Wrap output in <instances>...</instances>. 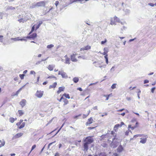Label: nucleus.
<instances>
[{"label": "nucleus", "mask_w": 156, "mask_h": 156, "mask_svg": "<svg viewBox=\"0 0 156 156\" xmlns=\"http://www.w3.org/2000/svg\"><path fill=\"white\" fill-rule=\"evenodd\" d=\"M55 67V66H53V65H49L48 67V69L50 70V71H52V70H53V68Z\"/></svg>", "instance_id": "obj_23"}, {"label": "nucleus", "mask_w": 156, "mask_h": 156, "mask_svg": "<svg viewBox=\"0 0 156 156\" xmlns=\"http://www.w3.org/2000/svg\"><path fill=\"white\" fill-rule=\"evenodd\" d=\"M26 103V101L25 99L22 100L20 102V104L23 108Z\"/></svg>", "instance_id": "obj_8"}, {"label": "nucleus", "mask_w": 156, "mask_h": 156, "mask_svg": "<svg viewBox=\"0 0 156 156\" xmlns=\"http://www.w3.org/2000/svg\"><path fill=\"white\" fill-rule=\"evenodd\" d=\"M36 147V145L35 144L32 147L31 150L30 151V152L29 153V154H30V153Z\"/></svg>", "instance_id": "obj_41"}, {"label": "nucleus", "mask_w": 156, "mask_h": 156, "mask_svg": "<svg viewBox=\"0 0 156 156\" xmlns=\"http://www.w3.org/2000/svg\"><path fill=\"white\" fill-rule=\"evenodd\" d=\"M11 40H14L15 41H27V40L23 38L20 39V37H17L15 38H12L11 39Z\"/></svg>", "instance_id": "obj_6"}, {"label": "nucleus", "mask_w": 156, "mask_h": 156, "mask_svg": "<svg viewBox=\"0 0 156 156\" xmlns=\"http://www.w3.org/2000/svg\"><path fill=\"white\" fill-rule=\"evenodd\" d=\"M3 36L2 35L0 36V41L1 42H2L3 41Z\"/></svg>", "instance_id": "obj_53"}, {"label": "nucleus", "mask_w": 156, "mask_h": 156, "mask_svg": "<svg viewBox=\"0 0 156 156\" xmlns=\"http://www.w3.org/2000/svg\"><path fill=\"white\" fill-rule=\"evenodd\" d=\"M95 127H90L88 128V129H94Z\"/></svg>", "instance_id": "obj_60"}, {"label": "nucleus", "mask_w": 156, "mask_h": 156, "mask_svg": "<svg viewBox=\"0 0 156 156\" xmlns=\"http://www.w3.org/2000/svg\"><path fill=\"white\" fill-rule=\"evenodd\" d=\"M107 41L106 39H105V40L104 41H102L101 42V44H104L105 43H106Z\"/></svg>", "instance_id": "obj_54"}, {"label": "nucleus", "mask_w": 156, "mask_h": 156, "mask_svg": "<svg viewBox=\"0 0 156 156\" xmlns=\"http://www.w3.org/2000/svg\"><path fill=\"white\" fill-rule=\"evenodd\" d=\"M83 142L89 145L92 143L94 141V140L90 136L87 137L85 139L83 140Z\"/></svg>", "instance_id": "obj_1"}, {"label": "nucleus", "mask_w": 156, "mask_h": 156, "mask_svg": "<svg viewBox=\"0 0 156 156\" xmlns=\"http://www.w3.org/2000/svg\"><path fill=\"white\" fill-rule=\"evenodd\" d=\"M37 7L36 6H35V4H33L32 5L30 6V8H34L35 7Z\"/></svg>", "instance_id": "obj_47"}, {"label": "nucleus", "mask_w": 156, "mask_h": 156, "mask_svg": "<svg viewBox=\"0 0 156 156\" xmlns=\"http://www.w3.org/2000/svg\"><path fill=\"white\" fill-rule=\"evenodd\" d=\"M148 82H149V81L147 80H144V84L147 83Z\"/></svg>", "instance_id": "obj_58"}, {"label": "nucleus", "mask_w": 156, "mask_h": 156, "mask_svg": "<svg viewBox=\"0 0 156 156\" xmlns=\"http://www.w3.org/2000/svg\"><path fill=\"white\" fill-rule=\"evenodd\" d=\"M106 65H103L101 66V65H100V66H99V67H100V68H101V70H102V68H105L106 67Z\"/></svg>", "instance_id": "obj_40"}, {"label": "nucleus", "mask_w": 156, "mask_h": 156, "mask_svg": "<svg viewBox=\"0 0 156 156\" xmlns=\"http://www.w3.org/2000/svg\"><path fill=\"white\" fill-rule=\"evenodd\" d=\"M66 58V64H69L70 58H68L67 57V55H66L65 56Z\"/></svg>", "instance_id": "obj_24"}, {"label": "nucleus", "mask_w": 156, "mask_h": 156, "mask_svg": "<svg viewBox=\"0 0 156 156\" xmlns=\"http://www.w3.org/2000/svg\"><path fill=\"white\" fill-rule=\"evenodd\" d=\"M43 91L37 90L35 94V96L38 98H41L43 95Z\"/></svg>", "instance_id": "obj_5"}, {"label": "nucleus", "mask_w": 156, "mask_h": 156, "mask_svg": "<svg viewBox=\"0 0 156 156\" xmlns=\"http://www.w3.org/2000/svg\"><path fill=\"white\" fill-rule=\"evenodd\" d=\"M0 142L1 143V144H0V148L4 145L5 142L3 140H0Z\"/></svg>", "instance_id": "obj_22"}, {"label": "nucleus", "mask_w": 156, "mask_h": 156, "mask_svg": "<svg viewBox=\"0 0 156 156\" xmlns=\"http://www.w3.org/2000/svg\"><path fill=\"white\" fill-rule=\"evenodd\" d=\"M101 145L104 147H107L108 146V145L105 143H103Z\"/></svg>", "instance_id": "obj_37"}, {"label": "nucleus", "mask_w": 156, "mask_h": 156, "mask_svg": "<svg viewBox=\"0 0 156 156\" xmlns=\"http://www.w3.org/2000/svg\"><path fill=\"white\" fill-rule=\"evenodd\" d=\"M18 21L20 23H21V22L23 23L24 22V20H23V19H20L18 20Z\"/></svg>", "instance_id": "obj_45"}, {"label": "nucleus", "mask_w": 156, "mask_h": 156, "mask_svg": "<svg viewBox=\"0 0 156 156\" xmlns=\"http://www.w3.org/2000/svg\"><path fill=\"white\" fill-rule=\"evenodd\" d=\"M93 64H94V65L95 66L97 67H99L100 65L101 64V63L99 62H93Z\"/></svg>", "instance_id": "obj_21"}, {"label": "nucleus", "mask_w": 156, "mask_h": 156, "mask_svg": "<svg viewBox=\"0 0 156 156\" xmlns=\"http://www.w3.org/2000/svg\"><path fill=\"white\" fill-rule=\"evenodd\" d=\"M18 112L20 116H22L24 114V113L21 110H19Z\"/></svg>", "instance_id": "obj_31"}, {"label": "nucleus", "mask_w": 156, "mask_h": 156, "mask_svg": "<svg viewBox=\"0 0 156 156\" xmlns=\"http://www.w3.org/2000/svg\"><path fill=\"white\" fill-rule=\"evenodd\" d=\"M81 115V114H80L79 115H76V116H74L73 117V118L75 119H77L78 117L79 116H80Z\"/></svg>", "instance_id": "obj_48"}, {"label": "nucleus", "mask_w": 156, "mask_h": 156, "mask_svg": "<svg viewBox=\"0 0 156 156\" xmlns=\"http://www.w3.org/2000/svg\"><path fill=\"white\" fill-rule=\"evenodd\" d=\"M93 120L92 118L90 117L89 119H88V121L86 123V125L87 126H88L89 124H90L92 123L93 122Z\"/></svg>", "instance_id": "obj_12"}, {"label": "nucleus", "mask_w": 156, "mask_h": 156, "mask_svg": "<svg viewBox=\"0 0 156 156\" xmlns=\"http://www.w3.org/2000/svg\"><path fill=\"white\" fill-rule=\"evenodd\" d=\"M23 134V133H19L17 134H16L15 137L16 138H18L20 136H22Z\"/></svg>", "instance_id": "obj_19"}, {"label": "nucleus", "mask_w": 156, "mask_h": 156, "mask_svg": "<svg viewBox=\"0 0 156 156\" xmlns=\"http://www.w3.org/2000/svg\"><path fill=\"white\" fill-rule=\"evenodd\" d=\"M65 96L66 98H67L68 99H69L70 98V97L69 96V94H64L63 95V96Z\"/></svg>", "instance_id": "obj_33"}, {"label": "nucleus", "mask_w": 156, "mask_h": 156, "mask_svg": "<svg viewBox=\"0 0 156 156\" xmlns=\"http://www.w3.org/2000/svg\"><path fill=\"white\" fill-rule=\"evenodd\" d=\"M76 55V53L75 54H73V55H71V60L72 61L76 62L77 61V59L75 57Z\"/></svg>", "instance_id": "obj_7"}, {"label": "nucleus", "mask_w": 156, "mask_h": 156, "mask_svg": "<svg viewBox=\"0 0 156 156\" xmlns=\"http://www.w3.org/2000/svg\"><path fill=\"white\" fill-rule=\"evenodd\" d=\"M116 83H114L111 86V88L112 89H114L116 88Z\"/></svg>", "instance_id": "obj_38"}, {"label": "nucleus", "mask_w": 156, "mask_h": 156, "mask_svg": "<svg viewBox=\"0 0 156 156\" xmlns=\"http://www.w3.org/2000/svg\"><path fill=\"white\" fill-rule=\"evenodd\" d=\"M58 75H61L62 77L63 78L66 79L68 77V76L67 74L63 71H59Z\"/></svg>", "instance_id": "obj_3"}, {"label": "nucleus", "mask_w": 156, "mask_h": 156, "mask_svg": "<svg viewBox=\"0 0 156 156\" xmlns=\"http://www.w3.org/2000/svg\"><path fill=\"white\" fill-rule=\"evenodd\" d=\"M64 123H63L62 126H61V127L60 128V129H58V131L55 134V135L56 134H57L58 133L59 131L61 130V129H62V128L63 127V126L64 125Z\"/></svg>", "instance_id": "obj_44"}, {"label": "nucleus", "mask_w": 156, "mask_h": 156, "mask_svg": "<svg viewBox=\"0 0 156 156\" xmlns=\"http://www.w3.org/2000/svg\"><path fill=\"white\" fill-rule=\"evenodd\" d=\"M93 109L94 110H97L98 109V107L97 106H95L93 108Z\"/></svg>", "instance_id": "obj_63"}, {"label": "nucleus", "mask_w": 156, "mask_h": 156, "mask_svg": "<svg viewBox=\"0 0 156 156\" xmlns=\"http://www.w3.org/2000/svg\"><path fill=\"white\" fill-rule=\"evenodd\" d=\"M65 89L64 87H60L59 88L58 90L57 91V93L58 94H59L62 91H63Z\"/></svg>", "instance_id": "obj_16"}, {"label": "nucleus", "mask_w": 156, "mask_h": 156, "mask_svg": "<svg viewBox=\"0 0 156 156\" xmlns=\"http://www.w3.org/2000/svg\"><path fill=\"white\" fill-rule=\"evenodd\" d=\"M88 145L87 144L85 143H83V148H84L83 151H87L88 149Z\"/></svg>", "instance_id": "obj_10"}, {"label": "nucleus", "mask_w": 156, "mask_h": 156, "mask_svg": "<svg viewBox=\"0 0 156 156\" xmlns=\"http://www.w3.org/2000/svg\"><path fill=\"white\" fill-rule=\"evenodd\" d=\"M91 48V47L90 46L87 45L86 47H85L84 48H81L80 49V51H84L85 50H88L90 49Z\"/></svg>", "instance_id": "obj_11"}, {"label": "nucleus", "mask_w": 156, "mask_h": 156, "mask_svg": "<svg viewBox=\"0 0 156 156\" xmlns=\"http://www.w3.org/2000/svg\"><path fill=\"white\" fill-rule=\"evenodd\" d=\"M105 56H104L105 58V59L106 63V64H108V55H105Z\"/></svg>", "instance_id": "obj_26"}, {"label": "nucleus", "mask_w": 156, "mask_h": 156, "mask_svg": "<svg viewBox=\"0 0 156 156\" xmlns=\"http://www.w3.org/2000/svg\"><path fill=\"white\" fill-rule=\"evenodd\" d=\"M78 58H82L83 59H85V57L84 56H80L78 57Z\"/></svg>", "instance_id": "obj_49"}, {"label": "nucleus", "mask_w": 156, "mask_h": 156, "mask_svg": "<svg viewBox=\"0 0 156 156\" xmlns=\"http://www.w3.org/2000/svg\"><path fill=\"white\" fill-rule=\"evenodd\" d=\"M0 18L1 19H2L3 18V13L0 12Z\"/></svg>", "instance_id": "obj_56"}, {"label": "nucleus", "mask_w": 156, "mask_h": 156, "mask_svg": "<svg viewBox=\"0 0 156 156\" xmlns=\"http://www.w3.org/2000/svg\"><path fill=\"white\" fill-rule=\"evenodd\" d=\"M58 4H59V2L58 1H57L55 2V5L56 6H57V5Z\"/></svg>", "instance_id": "obj_57"}, {"label": "nucleus", "mask_w": 156, "mask_h": 156, "mask_svg": "<svg viewBox=\"0 0 156 156\" xmlns=\"http://www.w3.org/2000/svg\"><path fill=\"white\" fill-rule=\"evenodd\" d=\"M9 120L11 122L13 123L15 121V119L11 117L9 118Z\"/></svg>", "instance_id": "obj_34"}, {"label": "nucleus", "mask_w": 156, "mask_h": 156, "mask_svg": "<svg viewBox=\"0 0 156 156\" xmlns=\"http://www.w3.org/2000/svg\"><path fill=\"white\" fill-rule=\"evenodd\" d=\"M155 89V87H153L151 89V92L153 93L154 92Z\"/></svg>", "instance_id": "obj_51"}, {"label": "nucleus", "mask_w": 156, "mask_h": 156, "mask_svg": "<svg viewBox=\"0 0 156 156\" xmlns=\"http://www.w3.org/2000/svg\"><path fill=\"white\" fill-rule=\"evenodd\" d=\"M35 25H34L31 28V31L29 33V34H30L35 29Z\"/></svg>", "instance_id": "obj_36"}, {"label": "nucleus", "mask_w": 156, "mask_h": 156, "mask_svg": "<svg viewBox=\"0 0 156 156\" xmlns=\"http://www.w3.org/2000/svg\"><path fill=\"white\" fill-rule=\"evenodd\" d=\"M123 150V147L121 145H119L117 149V151L118 152L120 153Z\"/></svg>", "instance_id": "obj_13"}, {"label": "nucleus", "mask_w": 156, "mask_h": 156, "mask_svg": "<svg viewBox=\"0 0 156 156\" xmlns=\"http://www.w3.org/2000/svg\"><path fill=\"white\" fill-rule=\"evenodd\" d=\"M37 36V34L35 33L32 34L31 35L27 36L26 38H34Z\"/></svg>", "instance_id": "obj_9"}, {"label": "nucleus", "mask_w": 156, "mask_h": 156, "mask_svg": "<svg viewBox=\"0 0 156 156\" xmlns=\"http://www.w3.org/2000/svg\"><path fill=\"white\" fill-rule=\"evenodd\" d=\"M120 125L119 124H117L116 125H115V128H118L119 127H120Z\"/></svg>", "instance_id": "obj_55"}, {"label": "nucleus", "mask_w": 156, "mask_h": 156, "mask_svg": "<svg viewBox=\"0 0 156 156\" xmlns=\"http://www.w3.org/2000/svg\"><path fill=\"white\" fill-rule=\"evenodd\" d=\"M124 11L126 14H129L130 12V10L128 9H126Z\"/></svg>", "instance_id": "obj_39"}, {"label": "nucleus", "mask_w": 156, "mask_h": 156, "mask_svg": "<svg viewBox=\"0 0 156 156\" xmlns=\"http://www.w3.org/2000/svg\"><path fill=\"white\" fill-rule=\"evenodd\" d=\"M25 123L24 122L22 123V124L19 127V128L20 129H21L24 127L25 125Z\"/></svg>", "instance_id": "obj_32"}, {"label": "nucleus", "mask_w": 156, "mask_h": 156, "mask_svg": "<svg viewBox=\"0 0 156 156\" xmlns=\"http://www.w3.org/2000/svg\"><path fill=\"white\" fill-rule=\"evenodd\" d=\"M21 88H20L19 90H17L16 93H13L12 94V96H17L20 90H21Z\"/></svg>", "instance_id": "obj_17"}, {"label": "nucleus", "mask_w": 156, "mask_h": 156, "mask_svg": "<svg viewBox=\"0 0 156 156\" xmlns=\"http://www.w3.org/2000/svg\"><path fill=\"white\" fill-rule=\"evenodd\" d=\"M105 56H104L105 58V59L106 63V64H108V55H105Z\"/></svg>", "instance_id": "obj_27"}, {"label": "nucleus", "mask_w": 156, "mask_h": 156, "mask_svg": "<svg viewBox=\"0 0 156 156\" xmlns=\"http://www.w3.org/2000/svg\"><path fill=\"white\" fill-rule=\"evenodd\" d=\"M40 26V24H38L37 26L36 27V30H37L39 28Z\"/></svg>", "instance_id": "obj_59"}, {"label": "nucleus", "mask_w": 156, "mask_h": 156, "mask_svg": "<svg viewBox=\"0 0 156 156\" xmlns=\"http://www.w3.org/2000/svg\"><path fill=\"white\" fill-rule=\"evenodd\" d=\"M45 5V2L44 1H40L35 3V6L37 7L44 6Z\"/></svg>", "instance_id": "obj_4"}, {"label": "nucleus", "mask_w": 156, "mask_h": 156, "mask_svg": "<svg viewBox=\"0 0 156 156\" xmlns=\"http://www.w3.org/2000/svg\"><path fill=\"white\" fill-rule=\"evenodd\" d=\"M15 9V8L11 6H8L6 8V10L8 11L9 9L14 10Z\"/></svg>", "instance_id": "obj_20"}, {"label": "nucleus", "mask_w": 156, "mask_h": 156, "mask_svg": "<svg viewBox=\"0 0 156 156\" xmlns=\"http://www.w3.org/2000/svg\"><path fill=\"white\" fill-rule=\"evenodd\" d=\"M55 141L53 142H52V143H50L49 144H48V148H49V147H50V146H51V145H52V144H53L55 143Z\"/></svg>", "instance_id": "obj_46"}, {"label": "nucleus", "mask_w": 156, "mask_h": 156, "mask_svg": "<svg viewBox=\"0 0 156 156\" xmlns=\"http://www.w3.org/2000/svg\"><path fill=\"white\" fill-rule=\"evenodd\" d=\"M63 101L64 103V105H67L68 103V101L67 99L66 98H63Z\"/></svg>", "instance_id": "obj_29"}, {"label": "nucleus", "mask_w": 156, "mask_h": 156, "mask_svg": "<svg viewBox=\"0 0 156 156\" xmlns=\"http://www.w3.org/2000/svg\"><path fill=\"white\" fill-rule=\"evenodd\" d=\"M113 19H114V18H112L111 19L110 24L111 25L116 24L115 21L113 20Z\"/></svg>", "instance_id": "obj_30"}, {"label": "nucleus", "mask_w": 156, "mask_h": 156, "mask_svg": "<svg viewBox=\"0 0 156 156\" xmlns=\"http://www.w3.org/2000/svg\"><path fill=\"white\" fill-rule=\"evenodd\" d=\"M25 75L24 74H20L19 76L21 79H23L24 78V77Z\"/></svg>", "instance_id": "obj_43"}, {"label": "nucleus", "mask_w": 156, "mask_h": 156, "mask_svg": "<svg viewBox=\"0 0 156 156\" xmlns=\"http://www.w3.org/2000/svg\"><path fill=\"white\" fill-rule=\"evenodd\" d=\"M148 5L152 7H153L155 6V4H153L152 3H148Z\"/></svg>", "instance_id": "obj_42"}, {"label": "nucleus", "mask_w": 156, "mask_h": 156, "mask_svg": "<svg viewBox=\"0 0 156 156\" xmlns=\"http://www.w3.org/2000/svg\"><path fill=\"white\" fill-rule=\"evenodd\" d=\"M57 85V83L55 82L52 84V85H51L49 86V89H51V88H55L56 87Z\"/></svg>", "instance_id": "obj_18"}, {"label": "nucleus", "mask_w": 156, "mask_h": 156, "mask_svg": "<svg viewBox=\"0 0 156 156\" xmlns=\"http://www.w3.org/2000/svg\"><path fill=\"white\" fill-rule=\"evenodd\" d=\"M59 154L58 153H55V156H59Z\"/></svg>", "instance_id": "obj_64"}, {"label": "nucleus", "mask_w": 156, "mask_h": 156, "mask_svg": "<svg viewBox=\"0 0 156 156\" xmlns=\"http://www.w3.org/2000/svg\"><path fill=\"white\" fill-rule=\"evenodd\" d=\"M55 77L54 76H51L48 77V78H55Z\"/></svg>", "instance_id": "obj_61"}, {"label": "nucleus", "mask_w": 156, "mask_h": 156, "mask_svg": "<svg viewBox=\"0 0 156 156\" xmlns=\"http://www.w3.org/2000/svg\"><path fill=\"white\" fill-rule=\"evenodd\" d=\"M140 139L141 140L140 141V143L144 144L146 142L147 139L146 138H140Z\"/></svg>", "instance_id": "obj_15"}, {"label": "nucleus", "mask_w": 156, "mask_h": 156, "mask_svg": "<svg viewBox=\"0 0 156 156\" xmlns=\"http://www.w3.org/2000/svg\"><path fill=\"white\" fill-rule=\"evenodd\" d=\"M54 45L52 44H51L49 45H48L47 46V48L49 49H50L54 47Z\"/></svg>", "instance_id": "obj_35"}, {"label": "nucleus", "mask_w": 156, "mask_h": 156, "mask_svg": "<svg viewBox=\"0 0 156 156\" xmlns=\"http://www.w3.org/2000/svg\"><path fill=\"white\" fill-rule=\"evenodd\" d=\"M114 20H115V21L116 22H119V23L120 22V20L119 18H118L117 17H116L115 16L114 17Z\"/></svg>", "instance_id": "obj_28"}, {"label": "nucleus", "mask_w": 156, "mask_h": 156, "mask_svg": "<svg viewBox=\"0 0 156 156\" xmlns=\"http://www.w3.org/2000/svg\"><path fill=\"white\" fill-rule=\"evenodd\" d=\"M142 137H144V138H146V139L148 138L147 135L143 134L142 135Z\"/></svg>", "instance_id": "obj_50"}, {"label": "nucleus", "mask_w": 156, "mask_h": 156, "mask_svg": "<svg viewBox=\"0 0 156 156\" xmlns=\"http://www.w3.org/2000/svg\"><path fill=\"white\" fill-rule=\"evenodd\" d=\"M103 50L104 51V52L102 53H101V54L104 55H107V54L108 51V48L107 47L103 49Z\"/></svg>", "instance_id": "obj_14"}, {"label": "nucleus", "mask_w": 156, "mask_h": 156, "mask_svg": "<svg viewBox=\"0 0 156 156\" xmlns=\"http://www.w3.org/2000/svg\"><path fill=\"white\" fill-rule=\"evenodd\" d=\"M79 78L78 77H75L73 78V81L75 83H77L79 81Z\"/></svg>", "instance_id": "obj_25"}, {"label": "nucleus", "mask_w": 156, "mask_h": 156, "mask_svg": "<svg viewBox=\"0 0 156 156\" xmlns=\"http://www.w3.org/2000/svg\"><path fill=\"white\" fill-rule=\"evenodd\" d=\"M129 131H126V132H125V135L127 136L128 135V134H129Z\"/></svg>", "instance_id": "obj_62"}, {"label": "nucleus", "mask_w": 156, "mask_h": 156, "mask_svg": "<svg viewBox=\"0 0 156 156\" xmlns=\"http://www.w3.org/2000/svg\"><path fill=\"white\" fill-rule=\"evenodd\" d=\"M35 72L34 71H31L30 72V74H35Z\"/></svg>", "instance_id": "obj_52"}, {"label": "nucleus", "mask_w": 156, "mask_h": 156, "mask_svg": "<svg viewBox=\"0 0 156 156\" xmlns=\"http://www.w3.org/2000/svg\"><path fill=\"white\" fill-rule=\"evenodd\" d=\"M115 139V137H114L112 139V141L110 144V147L113 148L116 147L118 145V142L114 141Z\"/></svg>", "instance_id": "obj_2"}]
</instances>
